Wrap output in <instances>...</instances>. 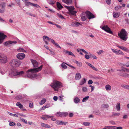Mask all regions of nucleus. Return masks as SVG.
Wrapping results in <instances>:
<instances>
[{"label": "nucleus", "mask_w": 129, "mask_h": 129, "mask_svg": "<svg viewBox=\"0 0 129 129\" xmlns=\"http://www.w3.org/2000/svg\"><path fill=\"white\" fill-rule=\"evenodd\" d=\"M42 65L38 68L28 70L26 72L28 77L31 78L37 77V75L36 73L40 71L42 68Z\"/></svg>", "instance_id": "1"}, {"label": "nucleus", "mask_w": 129, "mask_h": 129, "mask_svg": "<svg viewBox=\"0 0 129 129\" xmlns=\"http://www.w3.org/2000/svg\"><path fill=\"white\" fill-rule=\"evenodd\" d=\"M50 86L55 91H58L60 88L63 86L62 84L60 82L56 80H54Z\"/></svg>", "instance_id": "2"}, {"label": "nucleus", "mask_w": 129, "mask_h": 129, "mask_svg": "<svg viewBox=\"0 0 129 129\" xmlns=\"http://www.w3.org/2000/svg\"><path fill=\"white\" fill-rule=\"evenodd\" d=\"M81 16L83 21H84L86 20L87 17L89 19H90L94 17V15L89 11H86L85 13H83L81 15Z\"/></svg>", "instance_id": "3"}, {"label": "nucleus", "mask_w": 129, "mask_h": 129, "mask_svg": "<svg viewBox=\"0 0 129 129\" xmlns=\"http://www.w3.org/2000/svg\"><path fill=\"white\" fill-rule=\"evenodd\" d=\"M24 74V72L23 71H18L16 70H14L9 73V75L10 77H14L17 76H20L21 75Z\"/></svg>", "instance_id": "4"}, {"label": "nucleus", "mask_w": 129, "mask_h": 129, "mask_svg": "<svg viewBox=\"0 0 129 129\" xmlns=\"http://www.w3.org/2000/svg\"><path fill=\"white\" fill-rule=\"evenodd\" d=\"M128 33L124 29H122L120 33L118 34V35L122 40L126 41L128 38Z\"/></svg>", "instance_id": "5"}, {"label": "nucleus", "mask_w": 129, "mask_h": 129, "mask_svg": "<svg viewBox=\"0 0 129 129\" xmlns=\"http://www.w3.org/2000/svg\"><path fill=\"white\" fill-rule=\"evenodd\" d=\"M21 63V62L17 59H13L11 61L10 64L13 67H19Z\"/></svg>", "instance_id": "6"}, {"label": "nucleus", "mask_w": 129, "mask_h": 129, "mask_svg": "<svg viewBox=\"0 0 129 129\" xmlns=\"http://www.w3.org/2000/svg\"><path fill=\"white\" fill-rule=\"evenodd\" d=\"M7 61V58L6 56L0 53V63H5Z\"/></svg>", "instance_id": "7"}, {"label": "nucleus", "mask_w": 129, "mask_h": 129, "mask_svg": "<svg viewBox=\"0 0 129 129\" xmlns=\"http://www.w3.org/2000/svg\"><path fill=\"white\" fill-rule=\"evenodd\" d=\"M65 7L68 10L70 13L73 15H75L77 12L74 11V8L73 6H65Z\"/></svg>", "instance_id": "8"}, {"label": "nucleus", "mask_w": 129, "mask_h": 129, "mask_svg": "<svg viewBox=\"0 0 129 129\" xmlns=\"http://www.w3.org/2000/svg\"><path fill=\"white\" fill-rule=\"evenodd\" d=\"M68 113L67 112H58L56 114V115L58 117H65L67 116Z\"/></svg>", "instance_id": "9"}, {"label": "nucleus", "mask_w": 129, "mask_h": 129, "mask_svg": "<svg viewBox=\"0 0 129 129\" xmlns=\"http://www.w3.org/2000/svg\"><path fill=\"white\" fill-rule=\"evenodd\" d=\"M100 27L105 31L111 34H112V32L111 30L110 29L108 26L107 25H105L102 27L100 26Z\"/></svg>", "instance_id": "10"}, {"label": "nucleus", "mask_w": 129, "mask_h": 129, "mask_svg": "<svg viewBox=\"0 0 129 129\" xmlns=\"http://www.w3.org/2000/svg\"><path fill=\"white\" fill-rule=\"evenodd\" d=\"M112 51L116 55H124V54L121 51L117 50V49H111Z\"/></svg>", "instance_id": "11"}, {"label": "nucleus", "mask_w": 129, "mask_h": 129, "mask_svg": "<svg viewBox=\"0 0 129 129\" xmlns=\"http://www.w3.org/2000/svg\"><path fill=\"white\" fill-rule=\"evenodd\" d=\"M25 56V54L23 53H19L17 54L16 55L17 58L20 60L23 59Z\"/></svg>", "instance_id": "12"}, {"label": "nucleus", "mask_w": 129, "mask_h": 129, "mask_svg": "<svg viewBox=\"0 0 129 129\" xmlns=\"http://www.w3.org/2000/svg\"><path fill=\"white\" fill-rule=\"evenodd\" d=\"M17 43V42L15 41H8L5 42L4 43V45L5 46H7L10 44L14 45L16 44Z\"/></svg>", "instance_id": "13"}, {"label": "nucleus", "mask_w": 129, "mask_h": 129, "mask_svg": "<svg viewBox=\"0 0 129 129\" xmlns=\"http://www.w3.org/2000/svg\"><path fill=\"white\" fill-rule=\"evenodd\" d=\"M116 46L118 47L120 49H121L126 51L127 52H129V50L126 47L123 46H119L118 44H117L116 45Z\"/></svg>", "instance_id": "14"}, {"label": "nucleus", "mask_w": 129, "mask_h": 129, "mask_svg": "<svg viewBox=\"0 0 129 129\" xmlns=\"http://www.w3.org/2000/svg\"><path fill=\"white\" fill-rule=\"evenodd\" d=\"M43 40L46 44H48V42L50 41V38H49L48 37L44 36L43 37Z\"/></svg>", "instance_id": "15"}, {"label": "nucleus", "mask_w": 129, "mask_h": 129, "mask_svg": "<svg viewBox=\"0 0 129 129\" xmlns=\"http://www.w3.org/2000/svg\"><path fill=\"white\" fill-rule=\"evenodd\" d=\"M6 37V36L1 33H0V43L2 42V40Z\"/></svg>", "instance_id": "16"}, {"label": "nucleus", "mask_w": 129, "mask_h": 129, "mask_svg": "<svg viewBox=\"0 0 129 129\" xmlns=\"http://www.w3.org/2000/svg\"><path fill=\"white\" fill-rule=\"evenodd\" d=\"M120 75L125 78H129V74L126 73L121 72L119 74Z\"/></svg>", "instance_id": "17"}, {"label": "nucleus", "mask_w": 129, "mask_h": 129, "mask_svg": "<svg viewBox=\"0 0 129 129\" xmlns=\"http://www.w3.org/2000/svg\"><path fill=\"white\" fill-rule=\"evenodd\" d=\"M32 63L34 67H37L38 66V63L36 61L34 60H31Z\"/></svg>", "instance_id": "18"}, {"label": "nucleus", "mask_w": 129, "mask_h": 129, "mask_svg": "<svg viewBox=\"0 0 129 129\" xmlns=\"http://www.w3.org/2000/svg\"><path fill=\"white\" fill-rule=\"evenodd\" d=\"M73 101L75 103L77 104L80 102V99L78 97L76 96L74 97L73 99Z\"/></svg>", "instance_id": "19"}, {"label": "nucleus", "mask_w": 129, "mask_h": 129, "mask_svg": "<svg viewBox=\"0 0 129 129\" xmlns=\"http://www.w3.org/2000/svg\"><path fill=\"white\" fill-rule=\"evenodd\" d=\"M116 109L117 111H120L121 109L120 104V103H117L116 105Z\"/></svg>", "instance_id": "20"}, {"label": "nucleus", "mask_w": 129, "mask_h": 129, "mask_svg": "<svg viewBox=\"0 0 129 129\" xmlns=\"http://www.w3.org/2000/svg\"><path fill=\"white\" fill-rule=\"evenodd\" d=\"M86 82V79L85 78L82 79L80 81L79 85H82L84 84Z\"/></svg>", "instance_id": "21"}, {"label": "nucleus", "mask_w": 129, "mask_h": 129, "mask_svg": "<svg viewBox=\"0 0 129 129\" xmlns=\"http://www.w3.org/2000/svg\"><path fill=\"white\" fill-rule=\"evenodd\" d=\"M81 77V75L79 73H77L76 74L75 78L76 80H79Z\"/></svg>", "instance_id": "22"}, {"label": "nucleus", "mask_w": 129, "mask_h": 129, "mask_svg": "<svg viewBox=\"0 0 129 129\" xmlns=\"http://www.w3.org/2000/svg\"><path fill=\"white\" fill-rule=\"evenodd\" d=\"M57 6L58 7V10H59L63 8V6H62L61 4L59 2H57Z\"/></svg>", "instance_id": "23"}, {"label": "nucleus", "mask_w": 129, "mask_h": 129, "mask_svg": "<svg viewBox=\"0 0 129 129\" xmlns=\"http://www.w3.org/2000/svg\"><path fill=\"white\" fill-rule=\"evenodd\" d=\"M113 15L114 18H117L119 17L120 14L119 13L114 12L113 13Z\"/></svg>", "instance_id": "24"}, {"label": "nucleus", "mask_w": 129, "mask_h": 129, "mask_svg": "<svg viewBox=\"0 0 129 129\" xmlns=\"http://www.w3.org/2000/svg\"><path fill=\"white\" fill-rule=\"evenodd\" d=\"M41 125L43 127L46 128H50V126L49 125L47 124H45L43 123H41Z\"/></svg>", "instance_id": "25"}, {"label": "nucleus", "mask_w": 129, "mask_h": 129, "mask_svg": "<svg viewBox=\"0 0 129 129\" xmlns=\"http://www.w3.org/2000/svg\"><path fill=\"white\" fill-rule=\"evenodd\" d=\"M63 51L66 54H67L68 55L73 56L74 55V54L71 51H68L67 50H64Z\"/></svg>", "instance_id": "26"}, {"label": "nucleus", "mask_w": 129, "mask_h": 129, "mask_svg": "<svg viewBox=\"0 0 129 129\" xmlns=\"http://www.w3.org/2000/svg\"><path fill=\"white\" fill-rule=\"evenodd\" d=\"M105 88L107 91H110L111 89V87L109 84H107L106 85Z\"/></svg>", "instance_id": "27"}, {"label": "nucleus", "mask_w": 129, "mask_h": 129, "mask_svg": "<svg viewBox=\"0 0 129 129\" xmlns=\"http://www.w3.org/2000/svg\"><path fill=\"white\" fill-rule=\"evenodd\" d=\"M62 1L68 4H70L72 2V0H62Z\"/></svg>", "instance_id": "28"}, {"label": "nucleus", "mask_w": 129, "mask_h": 129, "mask_svg": "<svg viewBox=\"0 0 129 129\" xmlns=\"http://www.w3.org/2000/svg\"><path fill=\"white\" fill-rule=\"evenodd\" d=\"M16 105L20 109H22L23 107V105L21 104L19 102H18L17 103Z\"/></svg>", "instance_id": "29"}, {"label": "nucleus", "mask_w": 129, "mask_h": 129, "mask_svg": "<svg viewBox=\"0 0 129 129\" xmlns=\"http://www.w3.org/2000/svg\"><path fill=\"white\" fill-rule=\"evenodd\" d=\"M93 113L98 115H100L101 114V112L98 110H96L93 112Z\"/></svg>", "instance_id": "30"}, {"label": "nucleus", "mask_w": 129, "mask_h": 129, "mask_svg": "<svg viewBox=\"0 0 129 129\" xmlns=\"http://www.w3.org/2000/svg\"><path fill=\"white\" fill-rule=\"evenodd\" d=\"M109 107V105L108 104H103L102 105L101 107L103 109L107 108Z\"/></svg>", "instance_id": "31"}, {"label": "nucleus", "mask_w": 129, "mask_h": 129, "mask_svg": "<svg viewBox=\"0 0 129 129\" xmlns=\"http://www.w3.org/2000/svg\"><path fill=\"white\" fill-rule=\"evenodd\" d=\"M46 99L45 98H43L41 101L40 102L39 104L40 105H42L44 104L46 102Z\"/></svg>", "instance_id": "32"}, {"label": "nucleus", "mask_w": 129, "mask_h": 129, "mask_svg": "<svg viewBox=\"0 0 129 129\" xmlns=\"http://www.w3.org/2000/svg\"><path fill=\"white\" fill-rule=\"evenodd\" d=\"M23 97L22 95H19L16 96L15 99L17 100H20Z\"/></svg>", "instance_id": "33"}, {"label": "nucleus", "mask_w": 129, "mask_h": 129, "mask_svg": "<svg viewBox=\"0 0 129 129\" xmlns=\"http://www.w3.org/2000/svg\"><path fill=\"white\" fill-rule=\"evenodd\" d=\"M122 8V6H117L115 8V10L117 11L119 10Z\"/></svg>", "instance_id": "34"}, {"label": "nucleus", "mask_w": 129, "mask_h": 129, "mask_svg": "<svg viewBox=\"0 0 129 129\" xmlns=\"http://www.w3.org/2000/svg\"><path fill=\"white\" fill-rule=\"evenodd\" d=\"M89 98V96H86L84 98L82 101L83 102H86L88 99Z\"/></svg>", "instance_id": "35"}, {"label": "nucleus", "mask_w": 129, "mask_h": 129, "mask_svg": "<svg viewBox=\"0 0 129 129\" xmlns=\"http://www.w3.org/2000/svg\"><path fill=\"white\" fill-rule=\"evenodd\" d=\"M122 71L124 72H129V69H127L125 68H122Z\"/></svg>", "instance_id": "36"}, {"label": "nucleus", "mask_w": 129, "mask_h": 129, "mask_svg": "<svg viewBox=\"0 0 129 129\" xmlns=\"http://www.w3.org/2000/svg\"><path fill=\"white\" fill-rule=\"evenodd\" d=\"M75 63H76L77 65L79 67H81L82 65V63L81 62L77 61H76Z\"/></svg>", "instance_id": "37"}, {"label": "nucleus", "mask_w": 129, "mask_h": 129, "mask_svg": "<svg viewBox=\"0 0 129 129\" xmlns=\"http://www.w3.org/2000/svg\"><path fill=\"white\" fill-rule=\"evenodd\" d=\"M120 115V113H119L114 112L113 113L112 116H117Z\"/></svg>", "instance_id": "38"}, {"label": "nucleus", "mask_w": 129, "mask_h": 129, "mask_svg": "<svg viewBox=\"0 0 129 129\" xmlns=\"http://www.w3.org/2000/svg\"><path fill=\"white\" fill-rule=\"evenodd\" d=\"M18 51L19 52H26V51L22 48H19L18 49Z\"/></svg>", "instance_id": "39"}, {"label": "nucleus", "mask_w": 129, "mask_h": 129, "mask_svg": "<svg viewBox=\"0 0 129 129\" xmlns=\"http://www.w3.org/2000/svg\"><path fill=\"white\" fill-rule=\"evenodd\" d=\"M20 119L25 123L26 124H27V120L21 117H20Z\"/></svg>", "instance_id": "40"}, {"label": "nucleus", "mask_w": 129, "mask_h": 129, "mask_svg": "<svg viewBox=\"0 0 129 129\" xmlns=\"http://www.w3.org/2000/svg\"><path fill=\"white\" fill-rule=\"evenodd\" d=\"M0 72L1 74L3 75L5 73V71L3 68H0Z\"/></svg>", "instance_id": "41"}, {"label": "nucleus", "mask_w": 129, "mask_h": 129, "mask_svg": "<svg viewBox=\"0 0 129 129\" xmlns=\"http://www.w3.org/2000/svg\"><path fill=\"white\" fill-rule=\"evenodd\" d=\"M25 2V5L26 6H29V5L31 6L32 3L29 2Z\"/></svg>", "instance_id": "42"}, {"label": "nucleus", "mask_w": 129, "mask_h": 129, "mask_svg": "<svg viewBox=\"0 0 129 129\" xmlns=\"http://www.w3.org/2000/svg\"><path fill=\"white\" fill-rule=\"evenodd\" d=\"M82 49L78 48L77 49V50L78 52H79V53L81 55H83V54L82 53Z\"/></svg>", "instance_id": "43"}, {"label": "nucleus", "mask_w": 129, "mask_h": 129, "mask_svg": "<svg viewBox=\"0 0 129 129\" xmlns=\"http://www.w3.org/2000/svg\"><path fill=\"white\" fill-rule=\"evenodd\" d=\"M57 15L60 18L63 19H64L65 18L61 14H60L58 13H57Z\"/></svg>", "instance_id": "44"}, {"label": "nucleus", "mask_w": 129, "mask_h": 129, "mask_svg": "<svg viewBox=\"0 0 129 129\" xmlns=\"http://www.w3.org/2000/svg\"><path fill=\"white\" fill-rule=\"evenodd\" d=\"M31 6L36 7V8H39L40 7V6L38 5L33 3L32 4Z\"/></svg>", "instance_id": "45"}, {"label": "nucleus", "mask_w": 129, "mask_h": 129, "mask_svg": "<svg viewBox=\"0 0 129 129\" xmlns=\"http://www.w3.org/2000/svg\"><path fill=\"white\" fill-rule=\"evenodd\" d=\"M49 1L48 2V3L51 4H54L55 2L53 0H48Z\"/></svg>", "instance_id": "46"}, {"label": "nucleus", "mask_w": 129, "mask_h": 129, "mask_svg": "<svg viewBox=\"0 0 129 129\" xmlns=\"http://www.w3.org/2000/svg\"><path fill=\"white\" fill-rule=\"evenodd\" d=\"M64 96L63 95H61L59 96V100L61 101H63V97Z\"/></svg>", "instance_id": "47"}, {"label": "nucleus", "mask_w": 129, "mask_h": 129, "mask_svg": "<svg viewBox=\"0 0 129 129\" xmlns=\"http://www.w3.org/2000/svg\"><path fill=\"white\" fill-rule=\"evenodd\" d=\"M83 124L84 125L86 126H89L90 125L89 122H85L83 123Z\"/></svg>", "instance_id": "48"}, {"label": "nucleus", "mask_w": 129, "mask_h": 129, "mask_svg": "<svg viewBox=\"0 0 129 129\" xmlns=\"http://www.w3.org/2000/svg\"><path fill=\"white\" fill-rule=\"evenodd\" d=\"M82 90L83 92H85L87 91V88L85 87H83L82 88Z\"/></svg>", "instance_id": "49"}, {"label": "nucleus", "mask_w": 129, "mask_h": 129, "mask_svg": "<svg viewBox=\"0 0 129 129\" xmlns=\"http://www.w3.org/2000/svg\"><path fill=\"white\" fill-rule=\"evenodd\" d=\"M61 67L64 69H66L67 68V66L64 63H62L61 65Z\"/></svg>", "instance_id": "50"}, {"label": "nucleus", "mask_w": 129, "mask_h": 129, "mask_svg": "<svg viewBox=\"0 0 129 129\" xmlns=\"http://www.w3.org/2000/svg\"><path fill=\"white\" fill-rule=\"evenodd\" d=\"M90 57L91 58H92L94 59H96L97 58V57L96 56L94 55H92L91 54H90L89 55Z\"/></svg>", "instance_id": "51"}, {"label": "nucleus", "mask_w": 129, "mask_h": 129, "mask_svg": "<svg viewBox=\"0 0 129 129\" xmlns=\"http://www.w3.org/2000/svg\"><path fill=\"white\" fill-rule=\"evenodd\" d=\"M60 125H65L68 123L67 122H64L62 121H60Z\"/></svg>", "instance_id": "52"}, {"label": "nucleus", "mask_w": 129, "mask_h": 129, "mask_svg": "<svg viewBox=\"0 0 129 129\" xmlns=\"http://www.w3.org/2000/svg\"><path fill=\"white\" fill-rule=\"evenodd\" d=\"M15 125V123L14 122H11L9 123V125L11 126H13Z\"/></svg>", "instance_id": "53"}, {"label": "nucleus", "mask_w": 129, "mask_h": 129, "mask_svg": "<svg viewBox=\"0 0 129 129\" xmlns=\"http://www.w3.org/2000/svg\"><path fill=\"white\" fill-rule=\"evenodd\" d=\"M45 116L46 119V120L49 118H51L52 117V116H50L48 115H45Z\"/></svg>", "instance_id": "54"}, {"label": "nucleus", "mask_w": 129, "mask_h": 129, "mask_svg": "<svg viewBox=\"0 0 129 129\" xmlns=\"http://www.w3.org/2000/svg\"><path fill=\"white\" fill-rule=\"evenodd\" d=\"M54 45L57 48H59L60 49L61 48V47L56 43H54Z\"/></svg>", "instance_id": "55"}, {"label": "nucleus", "mask_w": 129, "mask_h": 129, "mask_svg": "<svg viewBox=\"0 0 129 129\" xmlns=\"http://www.w3.org/2000/svg\"><path fill=\"white\" fill-rule=\"evenodd\" d=\"M29 107L30 108H33V103H32V102H30L29 103Z\"/></svg>", "instance_id": "56"}, {"label": "nucleus", "mask_w": 129, "mask_h": 129, "mask_svg": "<svg viewBox=\"0 0 129 129\" xmlns=\"http://www.w3.org/2000/svg\"><path fill=\"white\" fill-rule=\"evenodd\" d=\"M128 118V115H124L123 116V119H127Z\"/></svg>", "instance_id": "57"}, {"label": "nucleus", "mask_w": 129, "mask_h": 129, "mask_svg": "<svg viewBox=\"0 0 129 129\" xmlns=\"http://www.w3.org/2000/svg\"><path fill=\"white\" fill-rule=\"evenodd\" d=\"M85 57L87 59H88L90 58L89 56L87 54L85 55Z\"/></svg>", "instance_id": "58"}, {"label": "nucleus", "mask_w": 129, "mask_h": 129, "mask_svg": "<svg viewBox=\"0 0 129 129\" xmlns=\"http://www.w3.org/2000/svg\"><path fill=\"white\" fill-rule=\"evenodd\" d=\"M93 81L91 80H89L88 82V84H91L93 83Z\"/></svg>", "instance_id": "59"}, {"label": "nucleus", "mask_w": 129, "mask_h": 129, "mask_svg": "<svg viewBox=\"0 0 129 129\" xmlns=\"http://www.w3.org/2000/svg\"><path fill=\"white\" fill-rule=\"evenodd\" d=\"M104 52V51L102 50H100L97 53L99 55L101 54L102 53Z\"/></svg>", "instance_id": "60"}, {"label": "nucleus", "mask_w": 129, "mask_h": 129, "mask_svg": "<svg viewBox=\"0 0 129 129\" xmlns=\"http://www.w3.org/2000/svg\"><path fill=\"white\" fill-rule=\"evenodd\" d=\"M74 24L77 26H79V25H80L79 23L76 22H74Z\"/></svg>", "instance_id": "61"}, {"label": "nucleus", "mask_w": 129, "mask_h": 129, "mask_svg": "<svg viewBox=\"0 0 129 129\" xmlns=\"http://www.w3.org/2000/svg\"><path fill=\"white\" fill-rule=\"evenodd\" d=\"M111 0H106V2L107 4L109 5L111 3Z\"/></svg>", "instance_id": "62"}, {"label": "nucleus", "mask_w": 129, "mask_h": 129, "mask_svg": "<svg viewBox=\"0 0 129 129\" xmlns=\"http://www.w3.org/2000/svg\"><path fill=\"white\" fill-rule=\"evenodd\" d=\"M66 44L69 45H70L72 46H74V45L73 43H67Z\"/></svg>", "instance_id": "63"}, {"label": "nucleus", "mask_w": 129, "mask_h": 129, "mask_svg": "<svg viewBox=\"0 0 129 129\" xmlns=\"http://www.w3.org/2000/svg\"><path fill=\"white\" fill-rule=\"evenodd\" d=\"M58 97L57 96H54L53 98V100L55 101H56L58 99Z\"/></svg>", "instance_id": "64"}]
</instances>
